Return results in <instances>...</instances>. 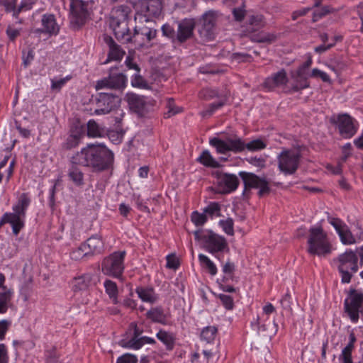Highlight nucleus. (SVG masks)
<instances>
[{"mask_svg": "<svg viewBox=\"0 0 363 363\" xmlns=\"http://www.w3.org/2000/svg\"><path fill=\"white\" fill-rule=\"evenodd\" d=\"M113 160V153L101 143L88 144L71 157L73 165L90 167L96 172L109 169Z\"/></svg>", "mask_w": 363, "mask_h": 363, "instance_id": "nucleus-1", "label": "nucleus"}, {"mask_svg": "<svg viewBox=\"0 0 363 363\" xmlns=\"http://www.w3.org/2000/svg\"><path fill=\"white\" fill-rule=\"evenodd\" d=\"M130 13V7L125 5L115 7L111 12L110 27L116 39L123 43H130L133 40V34L128 27Z\"/></svg>", "mask_w": 363, "mask_h": 363, "instance_id": "nucleus-2", "label": "nucleus"}, {"mask_svg": "<svg viewBox=\"0 0 363 363\" xmlns=\"http://www.w3.org/2000/svg\"><path fill=\"white\" fill-rule=\"evenodd\" d=\"M30 203V199L28 194L23 193L18 200L13 206L12 213H5L0 220V228L5 223L11 224L13 233L18 235L20 231L24 227V218L26 212Z\"/></svg>", "mask_w": 363, "mask_h": 363, "instance_id": "nucleus-3", "label": "nucleus"}, {"mask_svg": "<svg viewBox=\"0 0 363 363\" xmlns=\"http://www.w3.org/2000/svg\"><path fill=\"white\" fill-rule=\"evenodd\" d=\"M195 21L192 18H185L177 23V29L174 25L164 24L162 28L163 36L169 38L174 44H183L194 35Z\"/></svg>", "mask_w": 363, "mask_h": 363, "instance_id": "nucleus-4", "label": "nucleus"}, {"mask_svg": "<svg viewBox=\"0 0 363 363\" xmlns=\"http://www.w3.org/2000/svg\"><path fill=\"white\" fill-rule=\"evenodd\" d=\"M266 26L265 18L262 14L257 13L248 16L245 30V35L255 43H271L276 40V35L261 30Z\"/></svg>", "mask_w": 363, "mask_h": 363, "instance_id": "nucleus-5", "label": "nucleus"}, {"mask_svg": "<svg viewBox=\"0 0 363 363\" xmlns=\"http://www.w3.org/2000/svg\"><path fill=\"white\" fill-rule=\"evenodd\" d=\"M220 18L217 11L209 10L195 21V28L197 29L201 43L211 42L216 38V26Z\"/></svg>", "mask_w": 363, "mask_h": 363, "instance_id": "nucleus-6", "label": "nucleus"}, {"mask_svg": "<svg viewBox=\"0 0 363 363\" xmlns=\"http://www.w3.org/2000/svg\"><path fill=\"white\" fill-rule=\"evenodd\" d=\"M307 244L308 252L311 255L325 256L331 252V245L327 233L320 226L310 228Z\"/></svg>", "mask_w": 363, "mask_h": 363, "instance_id": "nucleus-7", "label": "nucleus"}, {"mask_svg": "<svg viewBox=\"0 0 363 363\" xmlns=\"http://www.w3.org/2000/svg\"><path fill=\"white\" fill-rule=\"evenodd\" d=\"M135 20L139 21H155L163 11L162 0H138L134 4Z\"/></svg>", "mask_w": 363, "mask_h": 363, "instance_id": "nucleus-8", "label": "nucleus"}, {"mask_svg": "<svg viewBox=\"0 0 363 363\" xmlns=\"http://www.w3.org/2000/svg\"><path fill=\"white\" fill-rule=\"evenodd\" d=\"M338 271L341 274V282L348 284L351 281L352 274L358 271V257L352 250L346 251L339 255Z\"/></svg>", "mask_w": 363, "mask_h": 363, "instance_id": "nucleus-9", "label": "nucleus"}, {"mask_svg": "<svg viewBox=\"0 0 363 363\" xmlns=\"http://www.w3.org/2000/svg\"><path fill=\"white\" fill-rule=\"evenodd\" d=\"M301 158L299 151L284 149L278 155V168L285 175L294 174L298 169Z\"/></svg>", "mask_w": 363, "mask_h": 363, "instance_id": "nucleus-10", "label": "nucleus"}, {"mask_svg": "<svg viewBox=\"0 0 363 363\" xmlns=\"http://www.w3.org/2000/svg\"><path fill=\"white\" fill-rule=\"evenodd\" d=\"M362 308H363V292L355 289H350L347 293V297L344 301V311L352 322H358L359 311Z\"/></svg>", "mask_w": 363, "mask_h": 363, "instance_id": "nucleus-11", "label": "nucleus"}, {"mask_svg": "<svg viewBox=\"0 0 363 363\" xmlns=\"http://www.w3.org/2000/svg\"><path fill=\"white\" fill-rule=\"evenodd\" d=\"M125 251L114 252L104 259L101 270L106 275L119 278L124 270Z\"/></svg>", "mask_w": 363, "mask_h": 363, "instance_id": "nucleus-12", "label": "nucleus"}, {"mask_svg": "<svg viewBox=\"0 0 363 363\" xmlns=\"http://www.w3.org/2000/svg\"><path fill=\"white\" fill-rule=\"evenodd\" d=\"M138 21L134 28L133 40L134 43L143 45L150 43L157 36V30L155 28V21Z\"/></svg>", "mask_w": 363, "mask_h": 363, "instance_id": "nucleus-13", "label": "nucleus"}, {"mask_svg": "<svg viewBox=\"0 0 363 363\" xmlns=\"http://www.w3.org/2000/svg\"><path fill=\"white\" fill-rule=\"evenodd\" d=\"M240 177L243 181L245 190L250 189H259V197H263L270 194V182L265 177H259L254 173L240 172Z\"/></svg>", "mask_w": 363, "mask_h": 363, "instance_id": "nucleus-14", "label": "nucleus"}, {"mask_svg": "<svg viewBox=\"0 0 363 363\" xmlns=\"http://www.w3.org/2000/svg\"><path fill=\"white\" fill-rule=\"evenodd\" d=\"M93 103L95 104L94 114H107L120 105L121 99L113 93L100 92L95 96Z\"/></svg>", "mask_w": 363, "mask_h": 363, "instance_id": "nucleus-15", "label": "nucleus"}, {"mask_svg": "<svg viewBox=\"0 0 363 363\" xmlns=\"http://www.w3.org/2000/svg\"><path fill=\"white\" fill-rule=\"evenodd\" d=\"M116 67H111L108 77L98 80L95 85L96 90L111 89L121 91L126 86L127 78L123 73H116Z\"/></svg>", "mask_w": 363, "mask_h": 363, "instance_id": "nucleus-16", "label": "nucleus"}, {"mask_svg": "<svg viewBox=\"0 0 363 363\" xmlns=\"http://www.w3.org/2000/svg\"><path fill=\"white\" fill-rule=\"evenodd\" d=\"M87 6L86 1L70 0V22L72 25L79 27L85 23L88 16Z\"/></svg>", "mask_w": 363, "mask_h": 363, "instance_id": "nucleus-17", "label": "nucleus"}, {"mask_svg": "<svg viewBox=\"0 0 363 363\" xmlns=\"http://www.w3.org/2000/svg\"><path fill=\"white\" fill-rule=\"evenodd\" d=\"M206 250L210 253L215 254L218 252L229 251L226 239L211 230L207 233V237L204 238Z\"/></svg>", "mask_w": 363, "mask_h": 363, "instance_id": "nucleus-18", "label": "nucleus"}, {"mask_svg": "<svg viewBox=\"0 0 363 363\" xmlns=\"http://www.w3.org/2000/svg\"><path fill=\"white\" fill-rule=\"evenodd\" d=\"M334 123H337L339 133L344 138H350L357 133L354 119L347 113L338 115Z\"/></svg>", "mask_w": 363, "mask_h": 363, "instance_id": "nucleus-19", "label": "nucleus"}, {"mask_svg": "<svg viewBox=\"0 0 363 363\" xmlns=\"http://www.w3.org/2000/svg\"><path fill=\"white\" fill-rule=\"evenodd\" d=\"M219 191L222 194H229L236 190L239 185L238 177L233 174L217 173Z\"/></svg>", "mask_w": 363, "mask_h": 363, "instance_id": "nucleus-20", "label": "nucleus"}, {"mask_svg": "<svg viewBox=\"0 0 363 363\" xmlns=\"http://www.w3.org/2000/svg\"><path fill=\"white\" fill-rule=\"evenodd\" d=\"M309 77H311V74L308 72L303 71L298 68L296 70L291 71L290 72L291 79L290 91L297 92L309 87L310 84L308 80Z\"/></svg>", "mask_w": 363, "mask_h": 363, "instance_id": "nucleus-21", "label": "nucleus"}, {"mask_svg": "<svg viewBox=\"0 0 363 363\" xmlns=\"http://www.w3.org/2000/svg\"><path fill=\"white\" fill-rule=\"evenodd\" d=\"M289 82L286 72L282 69L265 79L263 87L268 91H273L275 88L286 85Z\"/></svg>", "mask_w": 363, "mask_h": 363, "instance_id": "nucleus-22", "label": "nucleus"}, {"mask_svg": "<svg viewBox=\"0 0 363 363\" xmlns=\"http://www.w3.org/2000/svg\"><path fill=\"white\" fill-rule=\"evenodd\" d=\"M127 101L131 111L139 116H143L147 112V104L143 96L133 93L126 95Z\"/></svg>", "mask_w": 363, "mask_h": 363, "instance_id": "nucleus-23", "label": "nucleus"}, {"mask_svg": "<svg viewBox=\"0 0 363 363\" xmlns=\"http://www.w3.org/2000/svg\"><path fill=\"white\" fill-rule=\"evenodd\" d=\"M104 40L109 48L108 58L104 63L106 64L112 60H121L125 52L121 49V46L116 44L111 36L107 35L104 36Z\"/></svg>", "mask_w": 363, "mask_h": 363, "instance_id": "nucleus-24", "label": "nucleus"}, {"mask_svg": "<svg viewBox=\"0 0 363 363\" xmlns=\"http://www.w3.org/2000/svg\"><path fill=\"white\" fill-rule=\"evenodd\" d=\"M82 248L86 249L89 255H95L104 252V244L100 235H94L82 243Z\"/></svg>", "mask_w": 363, "mask_h": 363, "instance_id": "nucleus-25", "label": "nucleus"}, {"mask_svg": "<svg viewBox=\"0 0 363 363\" xmlns=\"http://www.w3.org/2000/svg\"><path fill=\"white\" fill-rule=\"evenodd\" d=\"M42 25L43 29H37L36 33H45L52 35L57 34L59 31V26L52 14H44L42 18Z\"/></svg>", "mask_w": 363, "mask_h": 363, "instance_id": "nucleus-26", "label": "nucleus"}, {"mask_svg": "<svg viewBox=\"0 0 363 363\" xmlns=\"http://www.w3.org/2000/svg\"><path fill=\"white\" fill-rule=\"evenodd\" d=\"M91 281L92 275L89 273L74 277L72 281V289L74 291L86 290L90 286Z\"/></svg>", "mask_w": 363, "mask_h": 363, "instance_id": "nucleus-27", "label": "nucleus"}, {"mask_svg": "<svg viewBox=\"0 0 363 363\" xmlns=\"http://www.w3.org/2000/svg\"><path fill=\"white\" fill-rule=\"evenodd\" d=\"M349 339V342L342 350L340 356V358L342 360L343 363H353L352 359V352L354 348V343L357 341L356 336L353 332L350 333Z\"/></svg>", "mask_w": 363, "mask_h": 363, "instance_id": "nucleus-28", "label": "nucleus"}, {"mask_svg": "<svg viewBox=\"0 0 363 363\" xmlns=\"http://www.w3.org/2000/svg\"><path fill=\"white\" fill-rule=\"evenodd\" d=\"M259 318L257 317L256 325L258 327V333L264 337L271 338L274 335L277 331V325L274 322L268 321V323H264L262 325H259Z\"/></svg>", "mask_w": 363, "mask_h": 363, "instance_id": "nucleus-29", "label": "nucleus"}, {"mask_svg": "<svg viewBox=\"0 0 363 363\" xmlns=\"http://www.w3.org/2000/svg\"><path fill=\"white\" fill-rule=\"evenodd\" d=\"M82 135V129L76 128L67 138L66 142L63 144V148L71 150L76 147L79 145Z\"/></svg>", "mask_w": 363, "mask_h": 363, "instance_id": "nucleus-30", "label": "nucleus"}, {"mask_svg": "<svg viewBox=\"0 0 363 363\" xmlns=\"http://www.w3.org/2000/svg\"><path fill=\"white\" fill-rule=\"evenodd\" d=\"M136 293L139 298L145 302L153 303L157 299V296L152 288L139 287L136 289Z\"/></svg>", "mask_w": 363, "mask_h": 363, "instance_id": "nucleus-31", "label": "nucleus"}, {"mask_svg": "<svg viewBox=\"0 0 363 363\" xmlns=\"http://www.w3.org/2000/svg\"><path fill=\"white\" fill-rule=\"evenodd\" d=\"M155 341L152 337H140L139 340H129L128 341L125 342L124 340L121 341V346L128 348H133V349H140L144 344L149 343L153 344Z\"/></svg>", "mask_w": 363, "mask_h": 363, "instance_id": "nucleus-32", "label": "nucleus"}, {"mask_svg": "<svg viewBox=\"0 0 363 363\" xmlns=\"http://www.w3.org/2000/svg\"><path fill=\"white\" fill-rule=\"evenodd\" d=\"M12 295L13 291L7 287H3L2 291H0V314L7 311Z\"/></svg>", "mask_w": 363, "mask_h": 363, "instance_id": "nucleus-33", "label": "nucleus"}, {"mask_svg": "<svg viewBox=\"0 0 363 363\" xmlns=\"http://www.w3.org/2000/svg\"><path fill=\"white\" fill-rule=\"evenodd\" d=\"M157 337L160 340L165 346L167 350H172L174 346L175 338L172 333L160 330L157 333Z\"/></svg>", "mask_w": 363, "mask_h": 363, "instance_id": "nucleus-34", "label": "nucleus"}, {"mask_svg": "<svg viewBox=\"0 0 363 363\" xmlns=\"http://www.w3.org/2000/svg\"><path fill=\"white\" fill-rule=\"evenodd\" d=\"M197 160L206 167L218 168L220 164L210 154L208 150H203Z\"/></svg>", "mask_w": 363, "mask_h": 363, "instance_id": "nucleus-35", "label": "nucleus"}, {"mask_svg": "<svg viewBox=\"0 0 363 363\" xmlns=\"http://www.w3.org/2000/svg\"><path fill=\"white\" fill-rule=\"evenodd\" d=\"M147 317L153 322L166 324V316L163 310L160 308H153L147 312Z\"/></svg>", "mask_w": 363, "mask_h": 363, "instance_id": "nucleus-36", "label": "nucleus"}, {"mask_svg": "<svg viewBox=\"0 0 363 363\" xmlns=\"http://www.w3.org/2000/svg\"><path fill=\"white\" fill-rule=\"evenodd\" d=\"M104 130L100 127L95 121L90 120L87 123V135L89 138L101 137Z\"/></svg>", "mask_w": 363, "mask_h": 363, "instance_id": "nucleus-37", "label": "nucleus"}, {"mask_svg": "<svg viewBox=\"0 0 363 363\" xmlns=\"http://www.w3.org/2000/svg\"><path fill=\"white\" fill-rule=\"evenodd\" d=\"M104 287L106 292L108 295L109 298L112 299L113 303L114 304H117L118 301L117 298L118 287L116 284L113 281L106 280L104 282Z\"/></svg>", "mask_w": 363, "mask_h": 363, "instance_id": "nucleus-38", "label": "nucleus"}, {"mask_svg": "<svg viewBox=\"0 0 363 363\" xmlns=\"http://www.w3.org/2000/svg\"><path fill=\"white\" fill-rule=\"evenodd\" d=\"M209 143L211 145L216 147L218 153L224 154L229 151L228 139L227 141H223L218 138H213L210 140Z\"/></svg>", "mask_w": 363, "mask_h": 363, "instance_id": "nucleus-39", "label": "nucleus"}, {"mask_svg": "<svg viewBox=\"0 0 363 363\" xmlns=\"http://www.w3.org/2000/svg\"><path fill=\"white\" fill-rule=\"evenodd\" d=\"M217 334V328L215 326H207L203 329L201 333V338L207 343L212 342Z\"/></svg>", "mask_w": 363, "mask_h": 363, "instance_id": "nucleus-40", "label": "nucleus"}, {"mask_svg": "<svg viewBox=\"0 0 363 363\" xmlns=\"http://www.w3.org/2000/svg\"><path fill=\"white\" fill-rule=\"evenodd\" d=\"M229 151L233 152H240L245 148V143L240 138L231 139L228 138Z\"/></svg>", "mask_w": 363, "mask_h": 363, "instance_id": "nucleus-41", "label": "nucleus"}, {"mask_svg": "<svg viewBox=\"0 0 363 363\" xmlns=\"http://www.w3.org/2000/svg\"><path fill=\"white\" fill-rule=\"evenodd\" d=\"M220 211L221 207L218 202H211L206 208H204L203 213L211 217H220L221 216Z\"/></svg>", "mask_w": 363, "mask_h": 363, "instance_id": "nucleus-42", "label": "nucleus"}, {"mask_svg": "<svg viewBox=\"0 0 363 363\" xmlns=\"http://www.w3.org/2000/svg\"><path fill=\"white\" fill-rule=\"evenodd\" d=\"M199 259L211 275H215L217 273L216 265L207 256L200 254L199 255Z\"/></svg>", "mask_w": 363, "mask_h": 363, "instance_id": "nucleus-43", "label": "nucleus"}, {"mask_svg": "<svg viewBox=\"0 0 363 363\" xmlns=\"http://www.w3.org/2000/svg\"><path fill=\"white\" fill-rule=\"evenodd\" d=\"M69 179L77 186L83 184V173L77 167L72 166L69 172Z\"/></svg>", "mask_w": 363, "mask_h": 363, "instance_id": "nucleus-44", "label": "nucleus"}, {"mask_svg": "<svg viewBox=\"0 0 363 363\" xmlns=\"http://www.w3.org/2000/svg\"><path fill=\"white\" fill-rule=\"evenodd\" d=\"M338 235L341 242L345 245H351L355 242L354 238L347 226H345L341 232H339Z\"/></svg>", "mask_w": 363, "mask_h": 363, "instance_id": "nucleus-45", "label": "nucleus"}, {"mask_svg": "<svg viewBox=\"0 0 363 363\" xmlns=\"http://www.w3.org/2000/svg\"><path fill=\"white\" fill-rule=\"evenodd\" d=\"M219 225L227 235L230 236L234 235V222L231 218L220 220L219 221Z\"/></svg>", "mask_w": 363, "mask_h": 363, "instance_id": "nucleus-46", "label": "nucleus"}, {"mask_svg": "<svg viewBox=\"0 0 363 363\" xmlns=\"http://www.w3.org/2000/svg\"><path fill=\"white\" fill-rule=\"evenodd\" d=\"M46 363H60V355L55 347L47 350L45 352Z\"/></svg>", "mask_w": 363, "mask_h": 363, "instance_id": "nucleus-47", "label": "nucleus"}, {"mask_svg": "<svg viewBox=\"0 0 363 363\" xmlns=\"http://www.w3.org/2000/svg\"><path fill=\"white\" fill-rule=\"evenodd\" d=\"M335 12V9L329 6H325L321 8L320 11H315L313 13V22H316L323 16Z\"/></svg>", "mask_w": 363, "mask_h": 363, "instance_id": "nucleus-48", "label": "nucleus"}, {"mask_svg": "<svg viewBox=\"0 0 363 363\" xmlns=\"http://www.w3.org/2000/svg\"><path fill=\"white\" fill-rule=\"evenodd\" d=\"M191 220L196 226H202L207 221V216L203 212L200 213L198 211H194L191 213Z\"/></svg>", "mask_w": 363, "mask_h": 363, "instance_id": "nucleus-49", "label": "nucleus"}, {"mask_svg": "<svg viewBox=\"0 0 363 363\" xmlns=\"http://www.w3.org/2000/svg\"><path fill=\"white\" fill-rule=\"evenodd\" d=\"M199 97L204 100H211L218 96L217 90L209 88L203 89L199 94Z\"/></svg>", "mask_w": 363, "mask_h": 363, "instance_id": "nucleus-50", "label": "nucleus"}, {"mask_svg": "<svg viewBox=\"0 0 363 363\" xmlns=\"http://www.w3.org/2000/svg\"><path fill=\"white\" fill-rule=\"evenodd\" d=\"M245 146L250 151H257L264 149L266 144L261 139H256L245 144Z\"/></svg>", "mask_w": 363, "mask_h": 363, "instance_id": "nucleus-51", "label": "nucleus"}, {"mask_svg": "<svg viewBox=\"0 0 363 363\" xmlns=\"http://www.w3.org/2000/svg\"><path fill=\"white\" fill-rule=\"evenodd\" d=\"M139 73L140 72H136L133 76L131 85L134 87L144 88L146 86L147 83Z\"/></svg>", "mask_w": 363, "mask_h": 363, "instance_id": "nucleus-52", "label": "nucleus"}, {"mask_svg": "<svg viewBox=\"0 0 363 363\" xmlns=\"http://www.w3.org/2000/svg\"><path fill=\"white\" fill-rule=\"evenodd\" d=\"M231 58L237 62H251L252 60V57L250 55L244 52H235L232 55Z\"/></svg>", "mask_w": 363, "mask_h": 363, "instance_id": "nucleus-53", "label": "nucleus"}, {"mask_svg": "<svg viewBox=\"0 0 363 363\" xmlns=\"http://www.w3.org/2000/svg\"><path fill=\"white\" fill-rule=\"evenodd\" d=\"M225 101H219L216 103H212L208 105V107L202 112V116L203 117L209 116L212 115V113L217 109L220 108L223 106H224Z\"/></svg>", "mask_w": 363, "mask_h": 363, "instance_id": "nucleus-54", "label": "nucleus"}, {"mask_svg": "<svg viewBox=\"0 0 363 363\" xmlns=\"http://www.w3.org/2000/svg\"><path fill=\"white\" fill-rule=\"evenodd\" d=\"M168 111L164 113L165 118H170L171 116L182 111V108L174 105V101L169 99L167 104Z\"/></svg>", "mask_w": 363, "mask_h": 363, "instance_id": "nucleus-55", "label": "nucleus"}, {"mask_svg": "<svg viewBox=\"0 0 363 363\" xmlns=\"http://www.w3.org/2000/svg\"><path fill=\"white\" fill-rule=\"evenodd\" d=\"M35 3L34 0H23L20 6L17 8V10L14 11L13 16L18 17V14L23 10L30 9L32 5Z\"/></svg>", "mask_w": 363, "mask_h": 363, "instance_id": "nucleus-56", "label": "nucleus"}, {"mask_svg": "<svg viewBox=\"0 0 363 363\" xmlns=\"http://www.w3.org/2000/svg\"><path fill=\"white\" fill-rule=\"evenodd\" d=\"M219 298H220L222 304L223 305V306L227 310H231L233 308V306H234L233 299L230 296L225 295V294H220Z\"/></svg>", "mask_w": 363, "mask_h": 363, "instance_id": "nucleus-57", "label": "nucleus"}, {"mask_svg": "<svg viewBox=\"0 0 363 363\" xmlns=\"http://www.w3.org/2000/svg\"><path fill=\"white\" fill-rule=\"evenodd\" d=\"M16 0H0V4L4 6L6 12H13L17 10L16 6Z\"/></svg>", "mask_w": 363, "mask_h": 363, "instance_id": "nucleus-58", "label": "nucleus"}, {"mask_svg": "<svg viewBox=\"0 0 363 363\" xmlns=\"http://www.w3.org/2000/svg\"><path fill=\"white\" fill-rule=\"evenodd\" d=\"M11 325V321L9 320H0V340L5 338V335Z\"/></svg>", "mask_w": 363, "mask_h": 363, "instance_id": "nucleus-59", "label": "nucleus"}, {"mask_svg": "<svg viewBox=\"0 0 363 363\" xmlns=\"http://www.w3.org/2000/svg\"><path fill=\"white\" fill-rule=\"evenodd\" d=\"M86 249L82 248V244L75 250H73L70 256L72 259L77 260L82 258L84 256H88V253H86Z\"/></svg>", "mask_w": 363, "mask_h": 363, "instance_id": "nucleus-60", "label": "nucleus"}, {"mask_svg": "<svg viewBox=\"0 0 363 363\" xmlns=\"http://www.w3.org/2000/svg\"><path fill=\"white\" fill-rule=\"evenodd\" d=\"M311 77H320L324 82L330 83V77L324 72L315 68L312 70L311 73Z\"/></svg>", "mask_w": 363, "mask_h": 363, "instance_id": "nucleus-61", "label": "nucleus"}, {"mask_svg": "<svg viewBox=\"0 0 363 363\" xmlns=\"http://www.w3.org/2000/svg\"><path fill=\"white\" fill-rule=\"evenodd\" d=\"M137 357L130 354H125L121 357H118L116 363H137Z\"/></svg>", "mask_w": 363, "mask_h": 363, "instance_id": "nucleus-62", "label": "nucleus"}, {"mask_svg": "<svg viewBox=\"0 0 363 363\" xmlns=\"http://www.w3.org/2000/svg\"><path fill=\"white\" fill-rule=\"evenodd\" d=\"M179 262L178 259L173 255L167 257L166 267L169 269H176L179 267Z\"/></svg>", "mask_w": 363, "mask_h": 363, "instance_id": "nucleus-63", "label": "nucleus"}, {"mask_svg": "<svg viewBox=\"0 0 363 363\" xmlns=\"http://www.w3.org/2000/svg\"><path fill=\"white\" fill-rule=\"evenodd\" d=\"M0 363H9V354L4 344H0Z\"/></svg>", "mask_w": 363, "mask_h": 363, "instance_id": "nucleus-64", "label": "nucleus"}]
</instances>
